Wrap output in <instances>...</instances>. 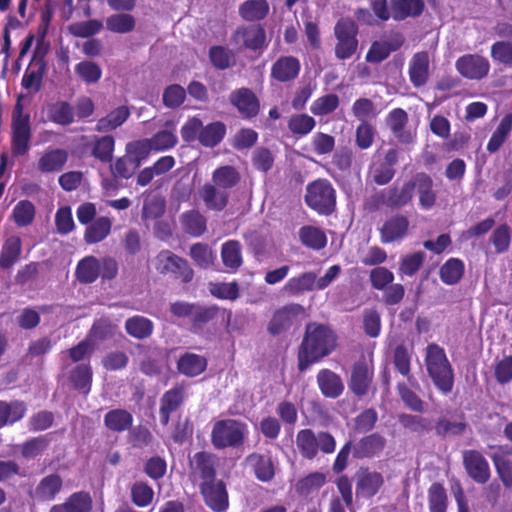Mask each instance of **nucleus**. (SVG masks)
Instances as JSON below:
<instances>
[{"instance_id": "f257e3e1", "label": "nucleus", "mask_w": 512, "mask_h": 512, "mask_svg": "<svg viewBox=\"0 0 512 512\" xmlns=\"http://www.w3.org/2000/svg\"><path fill=\"white\" fill-rule=\"evenodd\" d=\"M335 347L336 336L329 327L323 324L308 323L302 342L298 347V370L300 372L306 371L313 364L330 355Z\"/></svg>"}, {"instance_id": "f03ea898", "label": "nucleus", "mask_w": 512, "mask_h": 512, "mask_svg": "<svg viewBox=\"0 0 512 512\" xmlns=\"http://www.w3.org/2000/svg\"><path fill=\"white\" fill-rule=\"evenodd\" d=\"M249 435L248 425L238 419L226 418L214 421L210 442L216 450L241 448Z\"/></svg>"}, {"instance_id": "7ed1b4c3", "label": "nucleus", "mask_w": 512, "mask_h": 512, "mask_svg": "<svg viewBox=\"0 0 512 512\" xmlns=\"http://www.w3.org/2000/svg\"><path fill=\"white\" fill-rule=\"evenodd\" d=\"M425 364L435 387L443 394L450 393L454 386V373L444 349L438 344H429Z\"/></svg>"}, {"instance_id": "20e7f679", "label": "nucleus", "mask_w": 512, "mask_h": 512, "mask_svg": "<svg viewBox=\"0 0 512 512\" xmlns=\"http://www.w3.org/2000/svg\"><path fill=\"white\" fill-rule=\"evenodd\" d=\"M22 98V95L17 97L11 117V153L14 157L25 156L31 148L30 115L24 113Z\"/></svg>"}, {"instance_id": "39448f33", "label": "nucleus", "mask_w": 512, "mask_h": 512, "mask_svg": "<svg viewBox=\"0 0 512 512\" xmlns=\"http://www.w3.org/2000/svg\"><path fill=\"white\" fill-rule=\"evenodd\" d=\"M296 446L301 456L307 460H313L318 452L332 454L336 449L334 436L327 431H320L317 434L312 429H301L296 435Z\"/></svg>"}, {"instance_id": "423d86ee", "label": "nucleus", "mask_w": 512, "mask_h": 512, "mask_svg": "<svg viewBox=\"0 0 512 512\" xmlns=\"http://www.w3.org/2000/svg\"><path fill=\"white\" fill-rule=\"evenodd\" d=\"M305 203L320 215H331L336 209V191L330 181L319 178L309 183Z\"/></svg>"}, {"instance_id": "0eeeda50", "label": "nucleus", "mask_w": 512, "mask_h": 512, "mask_svg": "<svg viewBox=\"0 0 512 512\" xmlns=\"http://www.w3.org/2000/svg\"><path fill=\"white\" fill-rule=\"evenodd\" d=\"M359 29L357 23L347 17L340 18L334 26V36L337 43L334 48L335 57L339 60L350 59L357 51Z\"/></svg>"}, {"instance_id": "6e6552de", "label": "nucleus", "mask_w": 512, "mask_h": 512, "mask_svg": "<svg viewBox=\"0 0 512 512\" xmlns=\"http://www.w3.org/2000/svg\"><path fill=\"white\" fill-rule=\"evenodd\" d=\"M374 381V363L372 357L362 356L351 366L348 388L358 398L366 396Z\"/></svg>"}, {"instance_id": "1a4fd4ad", "label": "nucleus", "mask_w": 512, "mask_h": 512, "mask_svg": "<svg viewBox=\"0 0 512 512\" xmlns=\"http://www.w3.org/2000/svg\"><path fill=\"white\" fill-rule=\"evenodd\" d=\"M155 269L163 275L172 274L176 279H181L183 283H189L194 276L187 260L169 250H162L158 253L155 259Z\"/></svg>"}, {"instance_id": "9d476101", "label": "nucleus", "mask_w": 512, "mask_h": 512, "mask_svg": "<svg viewBox=\"0 0 512 512\" xmlns=\"http://www.w3.org/2000/svg\"><path fill=\"white\" fill-rule=\"evenodd\" d=\"M217 456L210 451H199L189 457V477L192 481L211 482L217 478Z\"/></svg>"}, {"instance_id": "9b49d317", "label": "nucleus", "mask_w": 512, "mask_h": 512, "mask_svg": "<svg viewBox=\"0 0 512 512\" xmlns=\"http://www.w3.org/2000/svg\"><path fill=\"white\" fill-rule=\"evenodd\" d=\"M198 489L207 508L213 512H227L229 493L224 480L216 479L211 482L199 483Z\"/></svg>"}, {"instance_id": "f8f14e48", "label": "nucleus", "mask_w": 512, "mask_h": 512, "mask_svg": "<svg viewBox=\"0 0 512 512\" xmlns=\"http://www.w3.org/2000/svg\"><path fill=\"white\" fill-rule=\"evenodd\" d=\"M235 44L249 51L262 53L267 47V36L265 28L261 24L242 25L236 28L231 36Z\"/></svg>"}, {"instance_id": "ddd939ff", "label": "nucleus", "mask_w": 512, "mask_h": 512, "mask_svg": "<svg viewBox=\"0 0 512 512\" xmlns=\"http://www.w3.org/2000/svg\"><path fill=\"white\" fill-rule=\"evenodd\" d=\"M305 314V308L298 303H288L277 309L272 315L267 331L272 336H278L291 328L299 316Z\"/></svg>"}, {"instance_id": "4468645a", "label": "nucleus", "mask_w": 512, "mask_h": 512, "mask_svg": "<svg viewBox=\"0 0 512 512\" xmlns=\"http://www.w3.org/2000/svg\"><path fill=\"white\" fill-rule=\"evenodd\" d=\"M457 72L469 80L480 81L486 78L490 72L489 60L479 54H464L455 62Z\"/></svg>"}, {"instance_id": "2eb2a0df", "label": "nucleus", "mask_w": 512, "mask_h": 512, "mask_svg": "<svg viewBox=\"0 0 512 512\" xmlns=\"http://www.w3.org/2000/svg\"><path fill=\"white\" fill-rule=\"evenodd\" d=\"M45 55L46 52L40 51L39 49H36L33 52L31 60L21 80V86L25 90H33L35 93L40 91L47 69Z\"/></svg>"}, {"instance_id": "dca6fc26", "label": "nucleus", "mask_w": 512, "mask_h": 512, "mask_svg": "<svg viewBox=\"0 0 512 512\" xmlns=\"http://www.w3.org/2000/svg\"><path fill=\"white\" fill-rule=\"evenodd\" d=\"M187 385L185 382L176 383L171 389L164 392L160 399L159 417L160 423L167 426L171 414L177 411L187 398Z\"/></svg>"}, {"instance_id": "f3484780", "label": "nucleus", "mask_w": 512, "mask_h": 512, "mask_svg": "<svg viewBox=\"0 0 512 512\" xmlns=\"http://www.w3.org/2000/svg\"><path fill=\"white\" fill-rule=\"evenodd\" d=\"M229 101L243 119H253L260 112V101L249 88L242 87L232 91L229 95Z\"/></svg>"}, {"instance_id": "a211bd4d", "label": "nucleus", "mask_w": 512, "mask_h": 512, "mask_svg": "<svg viewBox=\"0 0 512 512\" xmlns=\"http://www.w3.org/2000/svg\"><path fill=\"white\" fill-rule=\"evenodd\" d=\"M384 485V477L380 472L360 468L357 473L355 494L357 499H372Z\"/></svg>"}, {"instance_id": "6ab92c4d", "label": "nucleus", "mask_w": 512, "mask_h": 512, "mask_svg": "<svg viewBox=\"0 0 512 512\" xmlns=\"http://www.w3.org/2000/svg\"><path fill=\"white\" fill-rule=\"evenodd\" d=\"M409 226L408 217L401 213L387 218L379 229L381 243L389 244L401 241L408 235Z\"/></svg>"}, {"instance_id": "aec40b11", "label": "nucleus", "mask_w": 512, "mask_h": 512, "mask_svg": "<svg viewBox=\"0 0 512 512\" xmlns=\"http://www.w3.org/2000/svg\"><path fill=\"white\" fill-rule=\"evenodd\" d=\"M463 464L469 477L475 482L484 484L490 478V468L487 460L477 450H466L463 453Z\"/></svg>"}, {"instance_id": "412c9836", "label": "nucleus", "mask_w": 512, "mask_h": 512, "mask_svg": "<svg viewBox=\"0 0 512 512\" xmlns=\"http://www.w3.org/2000/svg\"><path fill=\"white\" fill-rule=\"evenodd\" d=\"M316 382L321 394L325 398L337 399L343 394L345 389L340 375L328 368H323L318 371Z\"/></svg>"}, {"instance_id": "4be33fe9", "label": "nucleus", "mask_w": 512, "mask_h": 512, "mask_svg": "<svg viewBox=\"0 0 512 512\" xmlns=\"http://www.w3.org/2000/svg\"><path fill=\"white\" fill-rule=\"evenodd\" d=\"M386 446V439L379 433H371L353 444L355 459H370L379 455Z\"/></svg>"}, {"instance_id": "5701e85b", "label": "nucleus", "mask_w": 512, "mask_h": 512, "mask_svg": "<svg viewBox=\"0 0 512 512\" xmlns=\"http://www.w3.org/2000/svg\"><path fill=\"white\" fill-rule=\"evenodd\" d=\"M301 64L294 56H281L271 67L270 76L280 83H286L296 79L300 73Z\"/></svg>"}, {"instance_id": "b1692460", "label": "nucleus", "mask_w": 512, "mask_h": 512, "mask_svg": "<svg viewBox=\"0 0 512 512\" xmlns=\"http://www.w3.org/2000/svg\"><path fill=\"white\" fill-rule=\"evenodd\" d=\"M430 59L427 51L415 53L408 68L409 80L415 88L426 85L429 79Z\"/></svg>"}, {"instance_id": "393cba45", "label": "nucleus", "mask_w": 512, "mask_h": 512, "mask_svg": "<svg viewBox=\"0 0 512 512\" xmlns=\"http://www.w3.org/2000/svg\"><path fill=\"white\" fill-rule=\"evenodd\" d=\"M411 182L414 185V191L417 189L420 207L425 210L431 209L437 200L431 176L425 172H419L411 179Z\"/></svg>"}, {"instance_id": "a878e982", "label": "nucleus", "mask_w": 512, "mask_h": 512, "mask_svg": "<svg viewBox=\"0 0 512 512\" xmlns=\"http://www.w3.org/2000/svg\"><path fill=\"white\" fill-rule=\"evenodd\" d=\"M199 197L208 210L220 212L228 205L230 193L207 182L199 189Z\"/></svg>"}, {"instance_id": "bb28decb", "label": "nucleus", "mask_w": 512, "mask_h": 512, "mask_svg": "<svg viewBox=\"0 0 512 512\" xmlns=\"http://www.w3.org/2000/svg\"><path fill=\"white\" fill-rule=\"evenodd\" d=\"M392 19L400 22L407 18H418L425 9L424 0H390Z\"/></svg>"}, {"instance_id": "cd10ccee", "label": "nucleus", "mask_w": 512, "mask_h": 512, "mask_svg": "<svg viewBox=\"0 0 512 512\" xmlns=\"http://www.w3.org/2000/svg\"><path fill=\"white\" fill-rule=\"evenodd\" d=\"M115 138L110 134L93 136L87 144L90 155L101 163H109L113 160L115 150Z\"/></svg>"}, {"instance_id": "c85d7f7f", "label": "nucleus", "mask_w": 512, "mask_h": 512, "mask_svg": "<svg viewBox=\"0 0 512 512\" xmlns=\"http://www.w3.org/2000/svg\"><path fill=\"white\" fill-rule=\"evenodd\" d=\"M27 410V404L22 400H0V429L22 420Z\"/></svg>"}, {"instance_id": "c756f323", "label": "nucleus", "mask_w": 512, "mask_h": 512, "mask_svg": "<svg viewBox=\"0 0 512 512\" xmlns=\"http://www.w3.org/2000/svg\"><path fill=\"white\" fill-rule=\"evenodd\" d=\"M388 208L401 209L410 204L414 197V185L411 180L405 181L401 187L392 185L386 188Z\"/></svg>"}, {"instance_id": "7c9ffc66", "label": "nucleus", "mask_w": 512, "mask_h": 512, "mask_svg": "<svg viewBox=\"0 0 512 512\" xmlns=\"http://www.w3.org/2000/svg\"><path fill=\"white\" fill-rule=\"evenodd\" d=\"M316 289V274L312 271L301 273L290 278L282 291L288 296H299Z\"/></svg>"}, {"instance_id": "2f4dec72", "label": "nucleus", "mask_w": 512, "mask_h": 512, "mask_svg": "<svg viewBox=\"0 0 512 512\" xmlns=\"http://www.w3.org/2000/svg\"><path fill=\"white\" fill-rule=\"evenodd\" d=\"M207 368V359L204 356L186 352L177 360V370L187 377H196Z\"/></svg>"}, {"instance_id": "473e14b6", "label": "nucleus", "mask_w": 512, "mask_h": 512, "mask_svg": "<svg viewBox=\"0 0 512 512\" xmlns=\"http://www.w3.org/2000/svg\"><path fill=\"white\" fill-rule=\"evenodd\" d=\"M130 110L127 106H119L110 111L106 116L100 118L94 130L98 133H109L116 130L124 124L130 116Z\"/></svg>"}, {"instance_id": "72a5a7b5", "label": "nucleus", "mask_w": 512, "mask_h": 512, "mask_svg": "<svg viewBox=\"0 0 512 512\" xmlns=\"http://www.w3.org/2000/svg\"><path fill=\"white\" fill-rule=\"evenodd\" d=\"M92 498L87 492L71 494L63 504L54 505L49 512H90Z\"/></svg>"}, {"instance_id": "f704fd0d", "label": "nucleus", "mask_w": 512, "mask_h": 512, "mask_svg": "<svg viewBox=\"0 0 512 512\" xmlns=\"http://www.w3.org/2000/svg\"><path fill=\"white\" fill-rule=\"evenodd\" d=\"M211 180L212 184L225 192H229L240 183L241 175L234 166L223 165L212 172Z\"/></svg>"}, {"instance_id": "c9c22d12", "label": "nucleus", "mask_w": 512, "mask_h": 512, "mask_svg": "<svg viewBox=\"0 0 512 512\" xmlns=\"http://www.w3.org/2000/svg\"><path fill=\"white\" fill-rule=\"evenodd\" d=\"M67 160L68 153L64 149H48L38 160V170L43 173L60 171Z\"/></svg>"}, {"instance_id": "e433bc0d", "label": "nucleus", "mask_w": 512, "mask_h": 512, "mask_svg": "<svg viewBox=\"0 0 512 512\" xmlns=\"http://www.w3.org/2000/svg\"><path fill=\"white\" fill-rule=\"evenodd\" d=\"M22 253V242L20 237L11 236L7 238L0 251V268L11 269L18 262Z\"/></svg>"}, {"instance_id": "4c0bfd02", "label": "nucleus", "mask_w": 512, "mask_h": 512, "mask_svg": "<svg viewBox=\"0 0 512 512\" xmlns=\"http://www.w3.org/2000/svg\"><path fill=\"white\" fill-rule=\"evenodd\" d=\"M510 453L507 447L500 446L498 451L491 455L497 474L508 489H512V460L508 458Z\"/></svg>"}, {"instance_id": "58836bf2", "label": "nucleus", "mask_w": 512, "mask_h": 512, "mask_svg": "<svg viewBox=\"0 0 512 512\" xmlns=\"http://www.w3.org/2000/svg\"><path fill=\"white\" fill-rule=\"evenodd\" d=\"M270 11L267 0H246L239 6L240 17L247 22L261 21Z\"/></svg>"}, {"instance_id": "ea45409f", "label": "nucleus", "mask_w": 512, "mask_h": 512, "mask_svg": "<svg viewBox=\"0 0 512 512\" xmlns=\"http://www.w3.org/2000/svg\"><path fill=\"white\" fill-rule=\"evenodd\" d=\"M93 371L90 364H77L69 373L68 379L72 387L83 393L89 394L92 386Z\"/></svg>"}, {"instance_id": "a19ab883", "label": "nucleus", "mask_w": 512, "mask_h": 512, "mask_svg": "<svg viewBox=\"0 0 512 512\" xmlns=\"http://www.w3.org/2000/svg\"><path fill=\"white\" fill-rule=\"evenodd\" d=\"M124 328L126 333L132 338L143 340L153 334L154 324L147 317L135 315L125 321Z\"/></svg>"}, {"instance_id": "79ce46f5", "label": "nucleus", "mask_w": 512, "mask_h": 512, "mask_svg": "<svg viewBox=\"0 0 512 512\" xmlns=\"http://www.w3.org/2000/svg\"><path fill=\"white\" fill-rule=\"evenodd\" d=\"M100 261L94 256H86L81 259L75 270L77 280L82 284H91L100 276Z\"/></svg>"}, {"instance_id": "37998d69", "label": "nucleus", "mask_w": 512, "mask_h": 512, "mask_svg": "<svg viewBox=\"0 0 512 512\" xmlns=\"http://www.w3.org/2000/svg\"><path fill=\"white\" fill-rule=\"evenodd\" d=\"M246 462L253 468L259 481L269 482L273 479L275 475L274 465L269 457L259 453H251L247 456Z\"/></svg>"}, {"instance_id": "c03bdc74", "label": "nucleus", "mask_w": 512, "mask_h": 512, "mask_svg": "<svg viewBox=\"0 0 512 512\" xmlns=\"http://www.w3.org/2000/svg\"><path fill=\"white\" fill-rule=\"evenodd\" d=\"M400 426L407 432L422 436L432 429V422L429 418L420 415L402 413L398 415Z\"/></svg>"}, {"instance_id": "a18cd8bd", "label": "nucleus", "mask_w": 512, "mask_h": 512, "mask_svg": "<svg viewBox=\"0 0 512 512\" xmlns=\"http://www.w3.org/2000/svg\"><path fill=\"white\" fill-rule=\"evenodd\" d=\"M133 424L132 414L125 409H112L104 416L105 427L112 432H124Z\"/></svg>"}, {"instance_id": "49530a36", "label": "nucleus", "mask_w": 512, "mask_h": 512, "mask_svg": "<svg viewBox=\"0 0 512 512\" xmlns=\"http://www.w3.org/2000/svg\"><path fill=\"white\" fill-rule=\"evenodd\" d=\"M298 234L301 243L312 250L319 251L327 245V236L325 232L318 227L312 225L302 226Z\"/></svg>"}, {"instance_id": "de8ad7c7", "label": "nucleus", "mask_w": 512, "mask_h": 512, "mask_svg": "<svg viewBox=\"0 0 512 512\" xmlns=\"http://www.w3.org/2000/svg\"><path fill=\"white\" fill-rule=\"evenodd\" d=\"M221 258L224 266L232 271H237L243 264L242 247L238 240H228L221 247Z\"/></svg>"}, {"instance_id": "09e8293b", "label": "nucleus", "mask_w": 512, "mask_h": 512, "mask_svg": "<svg viewBox=\"0 0 512 512\" xmlns=\"http://www.w3.org/2000/svg\"><path fill=\"white\" fill-rule=\"evenodd\" d=\"M512 131V113L505 114L500 120L498 126L492 133L486 149L489 153L497 152L505 143Z\"/></svg>"}, {"instance_id": "8fccbe9b", "label": "nucleus", "mask_w": 512, "mask_h": 512, "mask_svg": "<svg viewBox=\"0 0 512 512\" xmlns=\"http://www.w3.org/2000/svg\"><path fill=\"white\" fill-rule=\"evenodd\" d=\"M111 227L112 222L108 217L101 216L96 218L85 229V242L87 244H95L103 241L110 234Z\"/></svg>"}, {"instance_id": "3c124183", "label": "nucleus", "mask_w": 512, "mask_h": 512, "mask_svg": "<svg viewBox=\"0 0 512 512\" xmlns=\"http://www.w3.org/2000/svg\"><path fill=\"white\" fill-rule=\"evenodd\" d=\"M465 264L460 258H449L441 267L439 276L446 285H456L463 278Z\"/></svg>"}, {"instance_id": "603ef678", "label": "nucleus", "mask_w": 512, "mask_h": 512, "mask_svg": "<svg viewBox=\"0 0 512 512\" xmlns=\"http://www.w3.org/2000/svg\"><path fill=\"white\" fill-rule=\"evenodd\" d=\"M183 230L193 236L200 237L207 229V220L198 210L186 211L181 216Z\"/></svg>"}, {"instance_id": "864d4df0", "label": "nucleus", "mask_w": 512, "mask_h": 512, "mask_svg": "<svg viewBox=\"0 0 512 512\" xmlns=\"http://www.w3.org/2000/svg\"><path fill=\"white\" fill-rule=\"evenodd\" d=\"M429 512H446L449 504L447 490L440 482H434L427 490Z\"/></svg>"}, {"instance_id": "5fc2aeb1", "label": "nucleus", "mask_w": 512, "mask_h": 512, "mask_svg": "<svg viewBox=\"0 0 512 512\" xmlns=\"http://www.w3.org/2000/svg\"><path fill=\"white\" fill-rule=\"evenodd\" d=\"M62 485V478L58 474H49L37 485L36 496L42 501H52L60 492Z\"/></svg>"}, {"instance_id": "6e6d98bb", "label": "nucleus", "mask_w": 512, "mask_h": 512, "mask_svg": "<svg viewBox=\"0 0 512 512\" xmlns=\"http://www.w3.org/2000/svg\"><path fill=\"white\" fill-rule=\"evenodd\" d=\"M49 119L55 124L69 126L75 120L74 107L67 101H58L49 107Z\"/></svg>"}, {"instance_id": "4d7b16f0", "label": "nucleus", "mask_w": 512, "mask_h": 512, "mask_svg": "<svg viewBox=\"0 0 512 512\" xmlns=\"http://www.w3.org/2000/svg\"><path fill=\"white\" fill-rule=\"evenodd\" d=\"M226 135V126L223 122L216 121L206 126L202 125L199 142L209 148L217 146Z\"/></svg>"}, {"instance_id": "13d9d810", "label": "nucleus", "mask_w": 512, "mask_h": 512, "mask_svg": "<svg viewBox=\"0 0 512 512\" xmlns=\"http://www.w3.org/2000/svg\"><path fill=\"white\" fill-rule=\"evenodd\" d=\"M208 56L211 64L218 70H227L236 63L233 51L221 45L211 46Z\"/></svg>"}, {"instance_id": "bf43d9fd", "label": "nucleus", "mask_w": 512, "mask_h": 512, "mask_svg": "<svg viewBox=\"0 0 512 512\" xmlns=\"http://www.w3.org/2000/svg\"><path fill=\"white\" fill-rule=\"evenodd\" d=\"M50 434L39 435L26 440L20 446V452L25 459H34L42 455L49 447L51 439Z\"/></svg>"}, {"instance_id": "052dcab7", "label": "nucleus", "mask_w": 512, "mask_h": 512, "mask_svg": "<svg viewBox=\"0 0 512 512\" xmlns=\"http://www.w3.org/2000/svg\"><path fill=\"white\" fill-rule=\"evenodd\" d=\"M135 25L134 16L126 12L112 14L106 19V28L113 33H129L134 30Z\"/></svg>"}, {"instance_id": "680f3d73", "label": "nucleus", "mask_w": 512, "mask_h": 512, "mask_svg": "<svg viewBox=\"0 0 512 512\" xmlns=\"http://www.w3.org/2000/svg\"><path fill=\"white\" fill-rule=\"evenodd\" d=\"M490 56L495 64L512 68V41L499 40L490 48Z\"/></svg>"}, {"instance_id": "e2e57ef3", "label": "nucleus", "mask_w": 512, "mask_h": 512, "mask_svg": "<svg viewBox=\"0 0 512 512\" xmlns=\"http://www.w3.org/2000/svg\"><path fill=\"white\" fill-rule=\"evenodd\" d=\"M36 209L29 200H20L13 208L12 217L18 227L30 225L35 218Z\"/></svg>"}, {"instance_id": "0e129e2a", "label": "nucleus", "mask_w": 512, "mask_h": 512, "mask_svg": "<svg viewBox=\"0 0 512 512\" xmlns=\"http://www.w3.org/2000/svg\"><path fill=\"white\" fill-rule=\"evenodd\" d=\"M326 482V476L322 472H312L298 480L296 491L301 496H308L320 489Z\"/></svg>"}, {"instance_id": "69168bd1", "label": "nucleus", "mask_w": 512, "mask_h": 512, "mask_svg": "<svg viewBox=\"0 0 512 512\" xmlns=\"http://www.w3.org/2000/svg\"><path fill=\"white\" fill-rule=\"evenodd\" d=\"M287 126L293 135L302 137L309 134L315 128L316 121L308 114H295L290 117Z\"/></svg>"}, {"instance_id": "338daca9", "label": "nucleus", "mask_w": 512, "mask_h": 512, "mask_svg": "<svg viewBox=\"0 0 512 512\" xmlns=\"http://www.w3.org/2000/svg\"><path fill=\"white\" fill-rule=\"evenodd\" d=\"M340 105V99L337 94H325L313 101L310 111L315 116H326L333 113Z\"/></svg>"}, {"instance_id": "774afa93", "label": "nucleus", "mask_w": 512, "mask_h": 512, "mask_svg": "<svg viewBox=\"0 0 512 512\" xmlns=\"http://www.w3.org/2000/svg\"><path fill=\"white\" fill-rule=\"evenodd\" d=\"M153 151L147 139L130 142L126 145L125 155L139 168L150 152Z\"/></svg>"}]
</instances>
